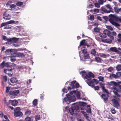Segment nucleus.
Here are the masks:
<instances>
[{
    "instance_id": "39448f33",
    "label": "nucleus",
    "mask_w": 121,
    "mask_h": 121,
    "mask_svg": "<svg viewBox=\"0 0 121 121\" xmlns=\"http://www.w3.org/2000/svg\"><path fill=\"white\" fill-rule=\"evenodd\" d=\"M106 6L107 8L109 9L108 10H107L104 8L102 7L101 8V10L102 11L107 13H109L110 12H113L112 11L113 9L111 7L110 5L108 4L106 5Z\"/></svg>"
},
{
    "instance_id": "49530a36",
    "label": "nucleus",
    "mask_w": 121,
    "mask_h": 121,
    "mask_svg": "<svg viewBox=\"0 0 121 121\" xmlns=\"http://www.w3.org/2000/svg\"><path fill=\"white\" fill-rule=\"evenodd\" d=\"M5 62L4 61L0 65V66L1 68H3L4 66Z\"/></svg>"
},
{
    "instance_id": "69168bd1",
    "label": "nucleus",
    "mask_w": 121,
    "mask_h": 121,
    "mask_svg": "<svg viewBox=\"0 0 121 121\" xmlns=\"http://www.w3.org/2000/svg\"><path fill=\"white\" fill-rule=\"evenodd\" d=\"M10 88L9 87H6V92L7 93H8L9 92V90L10 89Z\"/></svg>"
},
{
    "instance_id": "3c124183",
    "label": "nucleus",
    "mask_w": 121,
    "mask_h": 121,
    "mask_svg": "<svg viewBox=\"0 0 121 121\" xmlns=\"http://www.w3.org/2000/svg\"><path fill=\"white\" fill-rule=\"evenodd\" d=\"M31 120V118L28 117H26L25 119V121H30Z\"/></svg>"
},
{
    "instance_id": "1a4fd4ad",
    "label": "nucleus",
    "mask_w": 121,
    "mask_h": 121,
    "mask_svg": "<svg viewBox=\"0 0 121 121\" xmlns=\"http://www.w3.org/2000/svg\"><path fill=\"white\" fill-rule=\"evenodd\" d=\"M120 74L119 72H117L116 73V74H110L109 75V77L110 78L112 79L114 78L115 79H117L120 78Z\"/></svg>"
},
{
    "instance_id": "e2e57ef3",
    "label": "nucleus",
    "mask_w": 121,
    "mask_h": 121,
    "mask_svg": "<svg viewBox=\"0 0 121 121\" xmlns=\"http://www.w3.org/2000/svg\"><path fill=\"white\" fill-rule=\"evenodd\" d=\"M82 52L85 54H86L87 53V51H86V49H84L82 50Z\"/></svg>"
},
{
    "instance_id": "c756f323",
    "label": "nucleus",
    "mask_w": 121,
    "mask_h": 121,
    "mask_svg": "<svg viewBox=\"0 0 121 121\" xmlns=\"http://www.w3.org/2000/svg\"><path fill=\"white\" fill-rule=\"evenodd\" d=\"M114 9L115 12L117 13H119V12L120 8H119L118 7H114Z\"/></svg>"
},
{
    "instance_id": "5fc2aeb1",
    "label": "nucleus",
    "mask_w": 121,
    "mask_h": 121,
    "mask_svg": "<svg viewBox=\"0 0 121 121\" xmlns=\"http://www.w3.org/2000/svg\"><path fill=\"white\" fill-rule=\"evenodd\" d=\"M107 28L108 30L112 31L113 30L112 28L109 26H107Z\"/></svg>"
},
{
    "instance_id": "4be33fe9",
    "label": "nucleus",
    "mask_w": 121,
    "mask_h": 121,
    "mask_svg": "<svg viewBox=\"0 0 121 121\" xmlns=\"http://www.w3.org/2000/svg\"><path fill=\"white\" fill-rule=\"evenodd\" d=\"M16 56L17 57H23L25 56L24 55L23 53H18L16 55Z\"/></svg>"
},
{
    "instance_id": "20e7f679",
    "label": "nucleus",
    "mask_w": 121,
    "mask_h": 121,
    "mask_svg": "<svg viewBox=\"0 0 121 121\" xmlns=\"http://www.w3.org/2000/svg\"><path fill=\"white\" fill-rule=\"evenodd\" d=\"M21 109L19 107H17L14 109V115L16 117H22L23 115L22 112L20 111Z\"/></svg>"
},
{
    "instance_id": "6e6552de",
    "label": "nucleus",
    "mask_w": 121,
    "mask_h": 121,
    "mask_svg": "<svg viewBox=\"0 0 121 121\" xmlns=\"http://www.w3.org/2000/svg\"><path fill=\"white\" fill-rule=\"evenodd\" d=\"M112 89L113 90V92L114 94L118 97H121V95L119 94L118 92H120V90H119L115 86L112 87Z\"/></svg>"
},
{
    "instance_id": "423d86ee",
    "label": "nucleus",
    "mask_w": 121,
    "mask_h": 121,
    "mask_svg": "<svg viewBox=\"0 0 121 121\" xmlns=\"http://www.w3.org/2000/svg\"><path fill=\"white\" fill-rule=\"evenodd\" d=\"M110 34L111 31L107 30H104L103 33L100 34L99 35L102 38H106L107 35L109 36V35Z\"/></svg>"
},
{
    "instance_id": "ea45409f",
    "label": "nucleus",
    "mask_w": 121,
    "mask_h": 121,
    "mask_svg": "<svg viewBox=\"0 0 121 121\" xmlns=\"http://www.w3.org/2000/svg\"><path fill=\"white\" fill-rule=\"evenodd\" d=\"M3 81L6 82L7 81V76H3L2 78Z\"/></svg>"
},
{
    "instance_id": "dca6fc26",
    "label": "nucleus",
    "mask_w": 121,
    "mask_h": 121,
    "mask_svg": "<svg viewBox=\"0 0 121 121\" xmlns=\"http://www.w3.org/2000/svg\"><path fill=\"white\" fill-rule=\"evenodd\" d=\"M101 97L103 98L104 101H106L108 100L109 95H108L102 94Z\"/></svg>"
},
{
    "instance_id": "4d7b16f0",
    "label": "nucleus",
    "mask_w": 121,
    "mask_h": 121,
    "mask_svg": "<svg viewBox=\"0 0 121 121\" xmlns=\"http://www.w3.org/2000/svg\"><path fill=\"white\" fill-rule=\"evenodd\" d=\"M10 64H11V63H5L4 66L7 68L10 65Z\"/></svg>"
},
{
    "instance_id": "f3484780",
    "label": "nucleus",
    "mask_w": 121,
    "mask_h": 121,
    "mask_svg": "<svg viewBox=\"0 0 121 121\" xmlns=\"http://www.w3.org/2000/svg\"><path fill=\"white\" fill-rule=\"evenodd\" d=\"M75 104V105H74V106L72 107V108L73 109H74V111L76 110L77 111L79 110V109L78 105H76V104L75 103L73 104H72V105H73Z\"/></svg>"
},
{
    "instance_id": "a18cd8bd",
    "label": "nucleus",
    "mask_w": 121,
    "mask_h": 121,
    "mask_svg": "<svg viewBox=\"0 0 121 121\" xmlns=\"http://www.w3.org/2000/svg\"><path fill=\"white\" fill-rule=\"evenodd\" d=\"M111 35H113L112 36L113 37V36H116L117 35V34L115 31H113L112 33L111 32V34L109 35V36H111Z\"/></svg>"
},
{
    "instance_id": "f257e3e1",
    "label": "nucleus",
    "mask_w": 121,
    "mask_h": 121,
    "mask_svg": "<svg viewBox=\"0 0 121 121\" xmlns=\"http://www.w3.org/2000/svg\"><path fill=\"white\" fill-rule=\"evenodd\" d=\"M73 92H70L68 94L66 95V97L64 98V100L68 104H69L72 102L75 101L76 100V98L74 95H73Z\"/></svg>"
},
{
    "instance_id": "72a5a7b5",
    "label": "nucleus",
    "mask_w": 121,
    "mask_h": 121,
    "mask_svg": "<svg viewBox=\"0 0 121 121\" xmlns=\"http://www.w3.org/2000/svg\"><path fill=\"white\" fill-rule=\"evenodd\" d=\"M38 100L37 99H35L33 101V104L35 106H36L37 104Z\"/></svg>"
},
{
    "instance_id": "0eeeda50",
    "label": "nucleus",
    "mask_w": 121,
    "mask_h": 121,
    "mask_svg": "<svg viewBox=\"0 0 121 121\" xmlns=\"http://www.w3.org/2000/svg\"><path fill=\"white\" fill-rule=\"evenodd\" d=\"M119 100H117L116 99H113L112 100L113 102V106L117 108H118V107L120 106V104L118 103V101L119 100V98L118 99Z\"/></svg>"
},
{
    "instance_id": "9b49d317",
    "label": "nucleus",
    "mask_w": 121,
    "mask_h": 121,
    "mask_svg": "<svg viewBox=\"0 0 121 121\" xmlns=\"http://www.w3.org/2000/svg\"><path fill=\"white\" fill-rule=\"evenodd\" d=\"M13 66L11 64L9 66L7 69H6L4 70V72L5 73L7 74L8 73V72L12 71L13 69Z\"/></svg>"
},
{
    "instance_id": "052dcab7",
    "label": "nucleus",
    "mask_w": 121,
    "mask_h": 121,
    "mask_svg": "<svg viewBox=\"0 0 121 121\" xmlns=\"http://www.w3.org/2000/svg\"><path fill=\"white\" fill-rule=\"evenodd\" d=\"M12 3V1H8V2L6 4V5L7 6H8L9 5L10 6V4Z\"/></svg>"
},
{
    "instance_id": "412c9836",
    "label": "nucleus",
    "mask_w": 121,
    "mask_h": 121,
    "mask_svg": "<svg viewBox=\"0 0 121 121\" xmlns=\"http://www.w3.org/2000/svg\"><path fill=\"white\" fill-rule=\"evenodd\" d=\"M16 57L15 55H13L10 56V60L12 62H14L16 61V59L15 58V57Z\"/></svg>"
},
{
    "instance_id": "774afa93",
    "label": "nucleus",
    "mask_w": 121,
    "mask_h": 121,
    "mask_svg": "<svg viewBox=\"0 0 121 121\" xmlns=\"http://www.w3.org/2000/svg\"><path fill=\"white\" fill-rule=\"evenodd\" d=\"M2 37V39L3 40H4L5 41H7V39L8 38H7L6 36L3 35Z\"/></svg>"
},
{
    "instance_id": "680f3d73",
    "label": "nucleus",
    "mask_w": 121,
    "mask_h": 121,
    "mask_svg": "<svg viewBox=\"0 0 121 121\" xmlns=\"http://www.w3.org/2000/svg\"><path fill=\"white\" fill-rule=\"evenodd\" d=\"M94 87L95 89V90H98L99 89V86H95V85Z\"/></svg>"
},
{
    "instance_id": "6e6d98bb",
    "label": "nucleus",
    "mask_w": 121,
    "mask_h": 121,
    "mask_svg": "<svg viewBox=\"0 0 121 121\" xmlns=\"http://www.w3.org/2000/svg\"><path fill=\"white\" fill-rule=\"evenodd\" d=\"M76 96L79 99L80 98V94L79 92L78 91L77 92Z\"/></svg>"
},
{
    "instance_id": "79ce46f5",
    "label": "nucleus",
    "mask_w": 121,
    "mask_h": 121,
    "mask_svg": "<svg viewBox=\"0 0 121 121\" xmlns=\"http://www.w3.org/2000/svg\"><path fill=\"white\" fill-rule=\"evenodd\" d=\"M23 3L21 2H18L16 3L17 5L19 6L23 5Z\"/></svg>"
},
{
    "instance_id": "a878e982",
    "label": "nucleus",
    "mask_w": 121,
    "mask_h": 121,
    "mask_svg": "<svg viewBox=\"0 0 121 121\" xmlns=\"http://www.w3.org/2000/svg\"><path fill=\"white\" fill-rule=\"evenodd\" d=\"M86 45L85 43V39H83L82 41L80 42V46H85Z\"/></svg>"
},
{
    "instance_id": "393cba45",
    "label": "nucleus",
    "mask_w": 121,
    "mask_h": 121,
    "mask_svg": "<svg viewBox=\"0 0 121 121\" xmlns=\"http://www.w3.org/2000/svg\"><path fill=\"white\" fill-rule=\"evenodd\" d=\"M114 69L112 67H110L108 69V71L109 72H113L114 71Z\"/></svg>"
},
{
    "instance_id": "2eb2a0df",
    "label": "nucleus",
    "mask_w": 121,
    "mask_h": 121,
    "mask_svg": "<svg viewBox=\"0 0 121 121\" xmlns=\"http://www.w3.org/2000/svg\"><path fill=\"white\" fill-rule=\"evenodd\" d=\"M114 39V37L111 36L109 39H105L104 40V42L107 43H111L112 42V40H113Z\"/></svg>"
},
{
    "instance_id": "b1692460",
    "label": "nucleus",
    "mask_w": 121,
    "mask_h": 121,
    "mask_svg": "<svg viewBox=\"0 0 121 121\" xmlns=\"http://www.w3.org/2000/svg\"><path fill=\"white\" fill-rule=\"evenodd\" d=\"M79 83L78 82H77L75 84V85H73L72 86V89H74L76 88H78L79 87Z\"/></svg>"
},
{
    "instance_id": "2f4dec72",
    "label": "nucleus",
    "mask_w": 121,
    "mask_h": 121,
    "mask_svg": "<svg viewBox=\"0 0 121 121\" xmlns=\"http://www.w3.org/2000/svg\"><path fill=\"white\" fill-rule=\"evenodd\" d=\"M95 59L97 62L100 63L101 62V59L99 57H96Z\"/></svg>"
},
{
    "instance_id": "de8ad7c7",
    "label": "nucleus",
    "mask_w": 121,
    "mask_h": 121,
    "mask_svg": "<svg viewBox=\"0 0 121 121\" xmlns=\"http://www.w3.org/2000/svg\"><path fill=\"white\" fill-rule=\"evenodd\" d=\"M94 30L95 32H98L99 31V29L98 27H95L94 28Z\"/></svg>"
},
{
    "instance_id": "864d4df0",
    "label": "nucleus",
    "mask_w": 121,
    "mask_h": 121,
    "mask_svg": "<svg viewBox=\"0 0 121 121\" xmlns=\"http://www.w3.org/2000/svg\"><path fill=\"white\" fill-rule=\"evenodd\" d=\"M91 53L92 54L95 55L96 53V51L95 49H93L91 51Z\"/></svg>"
},
{
    "instance_id": "9d476101",
    "label": "nucleus",
    "mask_w": 121,
    "mask_h": 121,
    "mask_svg": "<svg viewBox=\"0 0 121 121\" xmlns=\"http://www.w3.org/2000/svg\"><path fill=\"white\" fill-rule=\"evenodd\" d=\"M20 93L18 90H15L13 91H10L9 94L13 96H17Z\"/></svg>"
},
{
    "instance_id": "473e14b6",
    "label": "nucleus",
    "mask_w": 121,
    "mask_h": 121,
    "mask_svg": "<svg viewBox=\"0 0 121 121\" xmlns=\"http://www.w3.org/2000/svg\"><path fill=\"white\" fill-rule=\"evenodd\" d=\"M116 69L117 71H120L121 70V65H117L116 67Z\"/></svg>"
},
{
    "instance_id": "a19ab883",
    "label": "nucleus",
    "mask_w": 121,
    "mask_h": 121,
    "mask_svg": "<svg viewBox=\"0 0 121 121\" xmlns=\"http://www.w3.org/2000/svg\"><path fill=\"white\" fill-rule=\"evenodd\" d=\"M110 111L111 113L113 114H115L116 112V111L114 108H112L111 110Z\"/></svg>"
},
{
    "instance_id": "c85d7f7f",
    "label": "nucleus",
    "mask_w": 121,
    "mask_h": 121,
    "mask_svg": "<svg viewBox=\"0 0 121 121\" xmlns=\"http://www.w3.org/2000/svg\"><path fill=\"white\" fill-rule=\"evenodd\" d=\"M18 39L17 38L15 37L12 38V42L16 43L17 42Z\"/></svg>"
},
{
    "instance_id": "a211bd4d",
    "label": "nucleus",
    "mask_w": 121,
    "mask_h": 121,
    "mask_svg": "<svg viewBox=\"0 0 121 121\" xmlns=\"http://www.w3.org/2000/svg\"><path fill=\"white\" fill-rule=\"evenodd\" d=\"M11 101L12 105L13 106H15L17 105L18 102L17 100L14 99L13 100H10Z\"/></svg>"
},
{
    "instance_id": "aec40b11",
    "label": "nucleus",
    "mask_w": 121,
    "mask_h": 121,
    "mask_svg": "<svg viewBox=\"0 0 121 121\" xmlns=\"http://www.w3.org/2000/svg\"><path fill=\"white\" fill-rule=\"evenodd\" d=\"M31 113L30 110L29 109L26 110L25 112V115L26 116H29L30 115Z\"/></svg>"
},
{
    "instance_id": "4c0bfd02",
    "label": "nucleus",
    "mask_w": 121,
    "mask_h": 121,
    "mask_svg": "<svg viewBox=\"0 0 121 121\" xmlns=\"http://www.w3.org/2000/svg\"><path fill=\"white\" fill-rule=\"evenodd\" d=\"M106 0H98V2L100 4H103L104 2H105Z\"/></svg>"
},
{
    "instance_id": "e433bc0d",
    "label": "nucleus",
    "mask_w": 121,
    "mask_h": 121,
    "mask_svg": "<svg viewBox=\"0 0 121 121\" xmlns=\"http://www.w3.org/2000/svg\"><path fill=\"white\" fill-rule=\"evenodd\" d=\"M111 84L112 85H114L115 86L117 87V82H115L114 81H112L110 82Z\"/></svg>"
},
{
    "instance_id": "0e129e2a",
    "label": "nucleus",
    "mask_w": 121,
    "mask_h": 121,
    "mask_svg": "<svg viewBox=\"0 0 121 121\" xmlns=\"http://www.w3.org/2000/svg\"><path fill=\"white\" fill-rule=\"evenodd\" d=\"M90 19L91 21H93L94 19V17L93 15H91L90 16Z\"/></svg>"
},
{
    "instance_id": "338daca9",
    "label": "nucleus",
    "mask_w": 121,
    "mask_h": 121,
    "mask_svg": "<svg viewBox=\"0 0 121 121\" xmlns=\"http://www.w3.org/2000/svg\"><path fill=\"white\" fill-rule=\"evenodd\" d=\"M103 18V19L106 21H107L108 20V17L106 16H104Z\"/></svg>"
},
{
    "instance_id": "4468645a",
    "label": "nucleus",
    "mask_w": 121,
    "mask_h": 121,
    "mask_svg": "<svg viewBox=\"0 0 121 121\" xmlns=\"http://www.w3.org/2000/svg\"><path fill=\"white\" fill-rule=\"evenodd\" d=\"M3 18L5 20H9L11 19V17L9 14H7L5 12L3 15Z\"/></svg>"
},
{
    "instance_id": "603ef678",
    "label": "nucleus",
    "mask_w": 121,
    "mask_h": 121,
    "mask_svg": "<svg viewBox=\"0 0 121 121\" xmlns=\"http://www.w3.org/2000/svg\"><path fill=\"white\" fill-rule=\"evenodd\" d=\"M16 7V5L14 4H12L10 5V7L11 9H15Z\"/></svg>"
},
{
    "instance_id": "bb28decb",
    "label": "nucleus",
    "mask_w": 121,
    "mask_h": 121,
    "mask_svg": "<svg viewBox=\"0 0 121 121\" xmlns=\"http://www.w3.org/2000/svg\"><path fill=\"white\" fill-rule=\"evenodd\" d=\"M74 110L73 109V108L72 107V108H70L69 109V112L71 114L73 115L74 114Z\"/></svg>"
},
{
    "instance_id": "6ab92c4d",
    "label": "nucleus",
    "mask_w": 121,
    "mask_h": 121,
    "mask_svg": "<svg viewBox=\"0 0 121 121\" xmlns=\"http://www.w3.org/2000/svg\"><path fill=\"white\" fill-rule=\"evenodd\" d=\"M10 82L13 83H16L18 81L17 78L15 77L12 78L10 79Z\"/></svg>"
},
{
    "instance_id": "c03bdc74",
    "label": "nucleus",
    "mask_w": 121,
    "mask_h": 121,
    "mask_svg": "<svg viewBox=\"0 0 121 121\" xmlns=\"http://www.w3.org/2000/svg\"><path fill=\"white\" fill-rule=\"evenodd\" d=\"M83 57L85 59L89 58V54L87 53L86 54H85Z\"/></svg>"
},
{
    "instance_id": "5701e85b",
    "label": "nucleus",
    "mask_w": 121,
    "mask_h": 121,
    "mask_svg": "<svg viewBox=\"0 0 121 121\" xmlns=\"http://www.w3.org/2000/svg\"><path fill=\"white\" fill-rule=\"evenodd\" d=\"M91 11L92 13L94 14H96L99 12V10L98 9H94L91 10Z\"/></svg>"
},
{
    "instance_id": "13d9d810",
    "label": "nucleus",
    "mask_w": 121,
    "mask_h": 121,
    "mask_svg": "<svg viewBox=\"0 0 121 121\" xmlns=\"http://www.w3.org/2000/svg\"><path fill=\"white\" fill-rule=\"evenodd\" d=\"M95 6L98 8L99 7L100 5V4L98 3H95L94 4Z\"/></svg>"
},
{
    "instance_id": "f8f14e48",
    "label": "nucleus",
    "mask_w": 121,
    "mask_h": 121,
    "mask_svg": "<svg viewBox=\"0 0 121 121\" xmlns=\"http://www.w3.org/2000/svg\"><path fill=\"white\" fill-rule=\"evenodd\" d=\"M91 81L92 82L91 83V85H89V86H91L93 88L95 85L94 83V82H95L96 84H97L99 82L96 79L94 78L93 80L91 79ZM90 83V82H89Z\"/></svg>"
},
{
    "instance_id": "ddd939ff",
    "label": "nucleus",
    "mask_w": 121,
    "mask_h": 121,
    "mask_svg": "<svg viewBox=\"0 0 121 121\" xmlns=\"http://www.w3.org/2000/svg\"><path fill=\"white\" fill-rule=\"evenodd\" d=\"M110 50L113 52H115L117 53L118 54H119L120 52L119 51L117 48L116 47H112L110 48Z\"/></svg>"
},
{
    "instance_id": "7ed1b4c3",
    "label": "nucleus",
    "mask_w": 121,
    "mask_h": 121,
    "mask_svg": "<svg viewBox=\"0 0 121 121\" xmlns=\"http://www.w3.org/2000/svg\"><path fill=\"white\" fill-rule=\"evenodd\" d=\"M95 76L94 74L91 72H89L88 73H86L85 76L84 77V78L87 79L86 80V82L88 85H91V83L92 82L91 81V78H94Z\"/></svg>"
},
{
    "instance_id": "f03ea898",
    "label": "nucleus",
    "mask_w": 121,
    "mask_h": 121,
    "mask_svg": "<svg viewBox=\"0 0 121 121\" xmlns=\"http://www.w3.org/2000/svg\"><path fill=\"white\" fill-rule=\"evenodd\" d=\"M109 21L112 24L115 26L117 27V26H120L119 24L115 22L117 21V17L112 14L110 15L109 16Z\"/></svg>"
},
{
    "instance_id": "cd10ccee",
    "label": "nucleus",
    "mask_w": 121,
    "mask_h": 121,
    "mask_svg": "<svg viewBox=\"0 0 121 121\" xmlns=\"http://www.w3.org/2000/svg\"><path fill=\"white\" fill-rule=\"evenodd\" d=\"M82 113L83 114L84 116L86 119L88 118L89 117L88 115L86 114V112H84V111H81Z\"/></svg>"
},
{
    "instance_id": "37998d69",
    "label": "nucleus",
    "mask_w": 121,
    "mask_h": 121,
    "mask_svg": "<svg viewBox=\"0 0 121 121\" xmlns=\"http://www.w3.org/2000/svg\"><path fill=\"white\" fill-rule=\"evenodd\" d=\"M99 56L101 57L104 58H106L107 57L106 55L104 54H100Z\"/></svg>"
},
{
    "instance_id": "bf43d9fd",
    "label": "nucleus",
    "mask_w": 121,
    "mask_h": 121,
    "mask_svg": "<svg viewBox=\"0 0 121 121\" xmlns=\"http://www.w3.org/2000/svg\"><path fill=\"white\" fill-rule=\"evenodd\" d=\"M6 25H7V22L5 23H2L1 24L0 28L2 27L5 26Z\"/></svg>"
},
{
    "instance_id": "09e8293b",
    "label": "nucleus",
    "mask_w": 121,
    "mask_h": 121,
    "mask_svg": "<svg viewBox=\"0 0 121 121\" xmlns=\"http://www.w3.org/2000/svg\"><path fill=\"white\" fill-rule=\"evenodd\" d=\"M98 78L99 79V81H100L102 82L103 81V80H104V78L102 76H100L98 77Z\"/></svg>"
},
{
    "instance_id": "8fccbe9b",
    "label": "nucleus",
    "mask_w": 121,
    "mask_h": 121,
    "mask_svg": "<svg viewBox=\"0 0 121 121\" xmlns=\"http://www.w3.org/2000/svg\"><path fill=\"white\" fill-rule=\"evenodd\" d=\"M102 89L103 90V92H106L107 93H108V92L107 90L104 87H103Z\"/></svg>"
},
{
    "instance_id": "7c9ffc66",
    "label": "nucleus",
    "mask_w": 121,
    "mask_h": 121,
    "mask_svg": "<svg viewBox=\"0 0 121 121\" xmlns=\"http://www.w3.org/2000/svg\"><path fill=\"white\" fill-rule=\"evenodd\" d=\"M118 39L117 40L119 42H121V34L119 33L118 35Z\"/></svg>"
},
{
    "instance_id": "58836bf2",
    "label": "nucleus",
    "mask_w": 121,
    "mask_h": 121,
    "mask_svg": "<svg viewBox=\"0 0 121 121\" xmlns=\"http://www.w3.org/2000/svg\"><path fill=\"white\" fill-rule=\"evenodd\" d=\"M6 22L7 24H8L12 23H14L15 22V21L14 20H11Z\"/></svg>"
},
{
    "instance_id": "c9c22d12",
    "label": "nucleus",
    "mask_w": 121,
    "mask_h": 121,
    "mask_svg": "<svg viewBox=\"0 0 121 121\" xmlns=\"http://www.w3.org/2000/svg\"><path fill=\"white\" fill-rule=\"evenodd\" d=\"M35 120L36 121H37L40 119V115H36L35 117Z\"/></svg>"
},
{
    "instance_id": "f704fd0d",
    "label": "nucleus",
    "mask_w": 121,
    "mask_h": 121,
    "mask_svg": "<svg viewBox=\"0 0 121 121\" xmlns=\"http://www.w3.org/2000/svg\"><path fill=\"white\" fill-rule=\"evenodd\" d=\"M3 102L4 104H5L7 106H8L9 104V103L7 102L5 98H4L3 101Z\"/></svg>"
}]
</instances>
